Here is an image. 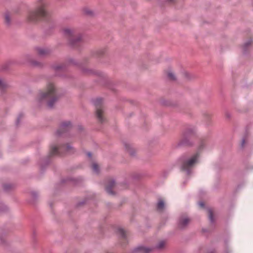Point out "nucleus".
Instances as JSON below:
<instances>
[{
  "instance_id": "f257e3e1",
  "label": "nucleus",
  "mask_w": 253,
  "mask_h": 253,
  "mask_svg": "<svg viewBox=\"0 0 253 253\" xmlns=\"http://www.w3.org/2000/svg\"><path fill=\"white\" fill-rule=\"evenodd\" d=\"M35 4V10L29 11L27 16V19L30 22H36L47 15V3L45 0H36Z\"/></svg>"
},
{
  "instance_id": "f03ea898",
  "label": "nucleus",
  "mask_w": 253,
  "mask_h": 253,
  "mask_svg": "<svg viewBox=\"0 0 253 253\" xmlns=\"http://www.w3.org/2000/svg\"><path fill=\"white\" fill-rule=\"evenodd\" d=\"M58 99L56 88L52 83H49L46 85L45 91L40 92L37 97L39 101H45L50 107H52Z\"/></svg>"
},
{
  "instance_id": "7ed1b4c3",
  "label": "nucleus",
  "mask_w": 253,
  "mask_h": 253,
  "mask_svg": "<svg viewBox=\"0 0 253 253\" xmlns=\"http://www.w3.org/2000/svg\"><path fill=\"white\" fill-rule=\"evenodd\" d=\"M204 142H202L197 152L182 159L181 168L183 171H186L188 173H189L190 170L198 163L200 156V151L204 148Z\"/></svg>"
},
{
  "instance_id": "20e7f679",
  "label": "nucleus",
  "mask_w": 253,
  "mask_h": 253,
  "mask_svg": "<svg viewBox=\"0 0 253 253\" xmlns=\"http://www.w3.org/2000/svg\"><path fill=\"white\" fill-rule=\"evenodd\" d=\"M63 33L64 36L68 39L69 43L72 45H75L76 42L80 41L82 39V36L73 29L69 28H64Z\"/></svg>"
},
{
  "instance_id": "39448f33",
  "label": "nucleus",
  "mask_w": 253,
  "mask_h": 253,
  "mask_svg": "<svg viewBox=\"0 0 253 253\" xmlns=\"http://www.w3.org/2000/svg\"><path fill=\"white\" fill-rule=\"evenodd\" d=\"M102 104V100L101 98H97L94 101V104L96 107V116L98 121L101 123H103L104 121Z\"/></svg>"
},
{
  "instance_id": "423d86ee",
  "label": "nucleus",
  "mask_w": 253,
  "mask_h": 253,
  "mask_svg": "<svg viewBox=\"0 0 253 253\" xmlns=\"http://www.w3.org/2000/svg\"><path fill=\"white\" fill-rule=\"evenodd\" d=\"M63 149H65L66 152H69L70 150L72 149V147L69 145H66L60 147H58L55 145H52L50 147V154L51 156L62 154V150Z\"/></svg>"
},
{
  "instance_id": "0eeeda50",
  "label": "nucleus",
  "mask_w": 253,
  "mask_h": 253,
  "mask_svg": "<svg viewBox=\"0 0 253 253\" xmlns=\"http://www.w3.org/2000/svg\"><path fill=\"white\" fill-rule=\"evenodd\" d=\"M195 130L194 129H188L186 130L183 134L181 139V143L183 144L189 145V144L187 141V139L190 136L194 135Z\"/></svg>"
},
{
  "instance_id": "6e6552de",
  "label": "nucleus",
  "mask_w": 253,
  "mask_h": 253,
  "mask_svg": "<svg viewBox=\"0 0 253 253\" xmlns=\"http://www.w3.org/2000/svg\"><path fill=\"white\" fill-rule=\"evenodd\" d=\"M71 124L69 122L62 123L60 126L59 128L57 131V134L58 135L61 134L63 132L68 130L71 127Z\"/></svg>"
},
{
  "instance_id": "1a4fd4ad",
  "label": "nucleus",
  "mask_w": 253,
  "mask_h": 253,
  "mask_svg": "<svg viewBox=\"0 0 253 253\" xmlns=\"http://www.w3.org/2000/svg\"><path fill=\"white\" fill-rule=\"evenodd\" d=\"M38 54L40 56H45L49 54L50 51L48 49L43 47H38L36 49Z\"/></svg>"
},
{
  "instance_id": "9d476101",
  "label": "nucleus",
  "mask_w": 253,
  "mask_h": 253,
  "mask_svg": "<svg viewBox=\"0 0 253 253\" xmlns=\"http://www.w3.org/2000/svg\"><path fill=\"white\" fill-rule=\"evenodd\" d=\"M190 222V219L187 217H182L180 218L179 222V225L180 227H184Z\"/></svg>"
},
{
  "instance_id": "9b49d317",
  "label": "nucleus",
  "mask_w": 253,
  "mask_h": 253,
  "mask_svg": "<svg viewBox=\"0 0 253 253\" xmlns=\"http://www.w3.org/2000/svg\"><path fill=\"white\" fill-rule=\"evenodd\" d=\"M115 185V182L113 180H111L109 183L106 186V191L109 194L111 195L114 194V192L112 191V189Z\"/></svg>"
},
{
  "instance_id": "f8f14e48",
  "label": "nucleus",
  "mask_w": 253,
  "mask_h": 253,
  "mask_svg": "<svg viewBox=\"0 0 253 253\" xmlns=\"http://www.w3.org/2000/svg\"><path fill=\"white\" fill-rule=\"evenodd\" d=\"M151 251V250L149 248L144 247H139L134 250L135 252H140L141 253H149Z\"/></svg>"
},
{
  "instance_id": "ddd939ff",
  "label": "nucleus",
  "mask_w": 253,
  "mask_h": 253,
  "mask_svg": "<svg viewBox=\"0 0 253 253\" xmlns=\"http://www.w3.org/2000/svg\"><path fill=\"white\" fill-rule=\"evenodd\" d=\"M164 207H165V204H164V201L162 200H160L158 201V203L157 204V210L160 211H161L164 210Z\"/></svg>"
},
{
  "instance_id": "4468645a",
  "label": "nucleus",
  "mask_w": 253,
  "mask_h": 253,
  "mask_svg": "<svg viewBox=\"0 0 253 253\" xmlns=\"http://www.w3.org/2000/svg\"><path fill=\"white\" fill-rule=\"evenodd\" d=\"M166 245V242L165 241L162 240L159 242L158 243L156 248L159 250H162L165 248Z\"/></svg>"
},
{
  "instance_id": "2eb2a0df",
  "label": "nucleus",
  "mask_w": 253,
  "mask_h": 253,
  "mask_svg": "<svg viewBox=\"0 0 253 253\" xmlns=\"http://www.w3.org/2000/svg\"><path fill=\"white\" fill-rule=\"evenodd\" d=\"M92 169L94 172L98 173L99 171V166L95 163H93L91 166Z\"/></svg>"
},
{
  "instance_id": "dca6fc26",
  "label": "nucleus",
  "mask_w": 253,
  "mask_h": 253,
  "mask_svg": "<svg viewBox=\"0 0 253 253\" xmlns=\"http://www.w3.org/2000/svg\"><path fill=\"white\" fill-rule=\"evenodd\" d=\"M118 233L123 238H126V233L125 231H124L123 229H118Z\"/></svg>"
},
{
  "instance_id": "f3484780",
  "label": "nucleus",
  "mask_w": 253,
  "mask_h": 253,
  "mask_svg": "<svg viewBox=\"0 0 253 253\" xmlns=\"http://www.w3.org/2000/svg\"><path fill=\"white\" fill-rule=\"evenodd\" d=\"M167 75L169 79L170 80H174L175 79V75L171 71L168 72Z\"/></svg>"
},
{
  "instance_id": "a211bd4d",
  "label": "nucleus",
  "mask_w": 253,
  "mask_h": 253,
  "mask_svg": "<svg viewBox=\"0 0 253 253\" xmlns=\"http://www.w3.org/2000/svg\"><path fill=\"white\" fill-rule=\"evenodd\" d=\"M209 218L211 221L213 220V213L211 210L209 211Z\"/></svg>"
},
{
  "instance_id": "6ab92c4d",
  "label": "nucleus",
  "mask_w": 253,
  "mask_h": 253,
  "mask_svg": "<svg viewBox=\"0 0 253 253\" xmlns=\"http://www.w3.org/2000/svg\"><path fill=\"white\" fill-rule=\"evenodd\" d=\"M5 22L7 23H8L10 22V18L8 15H6L5 16Z\"/></svg>"
},
{
  "instance_id": "aec40b11",
  "label": "nucleus",
  "mask_w": 253,
  "mask_h": 253,
  "mask_svg": "<svg viewBox=\"0 0 253 253\" xmlns=\"http://www.w3.org/2000/svg\"><path fill=\"white\" fill-rule=\"evenodd\" d=\"M4 85L3 82L0 80V86H3Z\"/></svg>"
},
{
  "instance_id": "412c9836",
  "label": "nucleus",
  "mask_w": 253,
  "mask_h": 253,
  "mask_svg": "<svg viewBox=\"0 0 253 253\" xmlns=\"http://www.w3.org/2000/svg\"><path fill=\"white\" fill-rule=\"evenodd\" d=\"M199 205L201 207L203 208L204 206V204L203 203L200 202V203H199Z\"/></svg>"
},
{
  "instance_id": "4be33fe9",
  "label": "nucleus",
  "mask_w": 253,
  "mask_h": 253,
  "mask_svg": "<svg viewBox=\"0 0 253 253\" xmlns=\"http://www.w3.org/2000/svg\"><path fill=\"white\" fill-rule=\"evenodd\" d=\"M86 13L87 14H92V12L91 11H90V10L86 11Z\"/></svg>"
},
{
  "instance_id": "5701e85b",
  "label": "nucleus",
  "mask_w": 253,
  "mask_h": 253,
  "mask_svg": "<svg viewBox=\"0 0 253 253\" xmlns=\"http://www.w3.org/2000/svg\"><path fill=\"white\" fill-rule=\"evenodd\" d=\"M245 143V140H243L242 141V146H243L244 145Z\"/></svg>"
},
{
  "instance_id": "b1692460",
  "label": "nucleus",
  "mask_w": 253,
  "mask_h": 253,
  "mask_svg": "<svg viewBox=\"0 0 253 253\" xmlns=\"http://www.w3.org/2000/svg\"><path fill=\"white\" fill-rule=\"evenodd\" d=\"M87 155H88V157H90L91 156V154L90 153H88L87 154Z\"/></svg>"
}]
</instances>
